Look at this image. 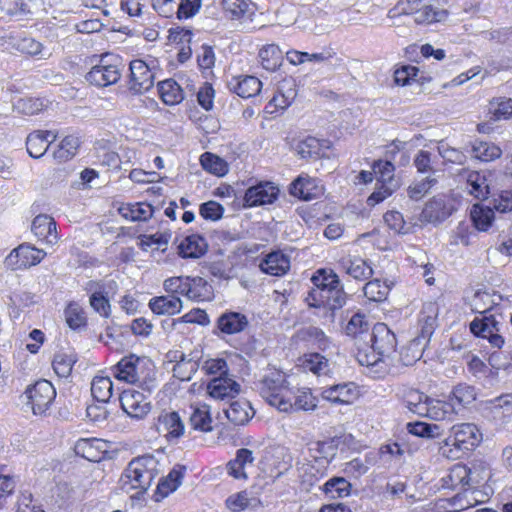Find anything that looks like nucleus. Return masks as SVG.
<instances>
[{
    "label": "nucleus",
    "instance_id": "nucleus-1",
    "mask_svg": "<svg viewBox=\"0 0 512 512\" xmlns=\"http://www.w3.org/2000/svg\"><path fill=\"white\" fill-rule=\"evenodd\" d=\"M158 461L152 455H143L134 458L128 464L121 476L122 489L127 492L130 489H137L145 492L158 473Z\"/></svg>",
    "mask_w": 512,
    "mask_h": 512
},
{
    "label": "nucleus",
    "instance_id": "nucleus-2",
    "mask_svg": "<svg viewBox=\"0 0 512 512\" xmlns=\"http://www.w3.org/2000/svg\"><path fill=\"white\" fill-rule=\"evenodd\" d=\"M286 376L279 370H269L257 384L258 391L263 399L279 411L289 412L291 399L288 397Z\"/></svg>",
    "mask_w": 512,
    "mask_h": 512
},
{
    "label": "nucleus",
    "instance_id": "nucleus-3",
    "mask_svg": "<svg viewBox=\"0 0 512 512\" xmlns=\"http://www.w3.org/2000/svg\"><path fill=\"white\" fill-rule=\"evenodd\" d=\"M366 343L371 346V350L378 355L387 358L398 369L409 366L411 361H402V352L396 350V335L389 329L385 323H377L374 325L371 334L364 335Z\"/></svg>",
    "mask_w": 512,
    "mask_h": 512
},
{
    "label": "nucleus",
    "instance_id": "nucleus-4",
    "mask_svg": "<svg viewBox=\"0 0 512 512\" xmlns=\"http://www.w3.org/2000/svg\"><path fill=\"white\" fill-rule=\"evenodd\" d=\"M391 12L411 16L419 25L441 22L447 17V11L437 7L435 0H398Z\"/></svg>",
    "mask_w": 512,
    "mask_h": 512
},
{
    "label": "nucleus",
    "instance_id": "nucleus-5",
    "mask_svg": "<svg viewBox=\"0 0 512 512\" xmlns=\"http://www.w3.org/2000/svg\"><path fill=\"white\" fill-rule=\"evenodd\" d=\"M123 65L118 57L104 55L99 64L91 68L86 74V80L97 87H106L119 81Z\"/></svg>",
    "mask_w": 512,
    "mask_h": 512
},
{
    "label": "nucleus",
    "instance_id": "nucleus-6",
    "mask_svg": "<svg viewBox=\"0 0 512 512\" xmlns=\"http://www.w3.org/2000/svg\"><path fill=\"white\" fill-rule=\"evenodd\" d=\"M24 394L32 412L35 415H43L54 402L56 389L50 381L41 379L29 385Z\"/></svg>",
    "mask_w": 512,
    "mask_h": 512
},
{
    "label": "nucleus",
    "instance_id": "nucleus-7",
    "mask_svg": "<svg viewBox=\"0 0 512 512\" xmlns=\"http://www.w3.org/2000/svg\"><path fill=\"white\" fill-rule=\"evenodd\" d=\"M356 359L361 366H366L368 373L375 378H382L389 373H398L399 369L393 365L387 358L378 355L371 350L367 343L358 345Z\"/></svg>",
    "mask_w": 512,
    "mask_h": 512
},
{
    "label": "nucleus",
    "instance_id": "nucleus-8",
    "mask_svg": "<svg viewBox=\"0 0 512 512\" xmlns=\"http://www.w3.org/2000/svg\"><path fill=\"white\" fill-rule=\"evenodd\" d=\"M45 255L46 252L42 249L24 243L9 253L4 260V264L10 270L25 269L39 264Z\"/></svg>",
    "mask_w": 512,
    "mask_h": 512
},
{
    "label": "nucleus",
    "instance_id": "nucleus-9",
    "mask_svg": "<svg viewBox=\"0 0 512 512\" xmlns=\"http://www.w3.org/2000/svg\"><path fill=\"white\" fill-rule=\"evenodd\" d=\"M145 359L135 354L123 357L114 367L111 368L113 376L127 383L136 384L142 380L144 374Z\"/></svg>",
    "mask_w": 512,
    "mask_h": 512
},
{
    "label": "nucleus",
    "instance_id": "nucleus-10",
    "mask_svg": "<svg viewBox=\"0 0 512 512\" xmlns=\"http://www.w3.org/2000/svg\"><path fill=\"white\" fill-rule=\"evenodd\" d=\"M500 330V323L494 315L484 316L482 319L476 318L470 323V331L477 337L487 339L493 348L501 349L505 344Z\"/></svg>",
    "mask_w": 512,
    "mask_h": 512
},
{
    "label": "nucleus",
    "instance_id": "nucleus-11",
    "mask_svg": "<svg viewBox=\"0 0 512 512\" xmlns=\"http://www.w3.org/2000/svg\"><path fill=\"white\" fill-rule=\"evenodd\" d=\"M121 408L131 418L142 419L151 410V402L144 392L127 389L120 394Z\"/></svg>",
    "mask_w": 512,
    "mask_h": 512
},
{
    "label": "nucleus",
    "instance_id": "nucleus-12",
    "mask_svg": "<svg viewBox=\"0 0 512 512\" xmlns=\"http://www.w3.org/2000/svg\"><path fill=\"white\" fill-rule=\"evenodd\" d=\"M129 90L134 94H142L154 85V73L141 59L132 60L129 64Z\"/></svg>",
    "mask_w": 512,
    "mask_h": 512
},
{
    "label": "nucleus",
    "instance_id": "nucleus-13",
    "mask_svg": "<svg viewBox=\"0 0 512 512\" xmlns=\"http://www.w3.org/2000/svg\"><path fill=\"white\" fill-rule=\"evenodd\" d=\"M453 212V206L445 195H437L428 201L422 209L419 220L422 223H441Z\"/></svg>",
    "mask_w": 512,
    "mask_h": 512
},
{
    "label": "nucleus",
    "instance_id": "nucleus-14",
    "mask_svg": "<svg viewBox=\"0 0 512 512\" xmlns=\"http://www.w3.org/2000/svg\"><path fill=\"white\" fill-rule=\"evenodd\" d=\"M451 445L463 451H470L482 440V434L473 423H462L452 428Z\"/></svg>",
    "mask_w": 512,
    "mask_h": 512
},
{
    "label": "nucleus",
    "instance_id": "nucleus-15",
    "mask_svg": "<svg viewBox=\"0 0 512 512\" xmlns=\"http://www.w3.org/2000/svg\"><path fill=\"white\" fill-rule=\"evenodd\" d=\"M279 194V189L272 182H260L249 187L244 196L248 207L261 206L273 203Z\"/></svg>",
    "mask_w": 512,
    "mask_h": 512
},
{
    "label": "nucleus",
    "instance_id": "nucleus-16",
    "mask_svg": "<svg viewBox=\"0 0 512 512\" xmlns=\"http://www.w3.org/2000/svg\"><path fill=\"white\" fill-rule=\"evenodd\" d=\"M438 308L435 303H427L419 315L420 334L414 339L416 345L425 346L432 337L437 326Z\"/></svg>",
    "mask_w": 512,
    "mask_h": 512
},
{
    "label": "nucleus",
    "instance_id": "nucleus-17",
    "mask_svg": "<svg viewBox=\"0 0 512 512\" xmlns=\"http://www.w3.org/2000/svg\"><path fill=\"white\" fill-rule=\"evenodd\" d=\"M321 396L333 404H350L358 397L357 386L353 382L336 384L323 389Z\"/></svg>",
    "mask_w": 512,
    "mask_h": 512
},
{
    "label": "nucleus",
    "instance_id": "nucleus-18",
    "mask_svg": "<svg viewBox=\"0 0 512 512\" xmlns=\"http://www.w3.org/2000/svg\"><path fill=\"white\" fill-rule=\"evenodd\" d=\"M311 281L316 288L309 292L307 297L308 303L318 301L320 292L325 294L329 292V290H332L341 284L340 279L336 273H334L332 270L327 271L325 269L317 270L316 273L312 276Z\"/></svg>",
    "mask_w": 512,
    "mask_h": 512
},
{
    "label": "nucleus",
    "instance_id": "nucleus-19",
    "mask_svg": "<svg viewBox=\"0 0 512 512\" xmlns=\"http://www.w3.org/2000/svg\"><path fill=\"white\" fill-rule=\"evenodd\" d=\"M157 430L163 434L168 441L178 440L185 430V426L175 411L162 413L158 417Z\"/></svg>",
    "mask_w": 512,
    "mask_h": 512
},
{
    "label": "nucleus",
    "instance_id": "nucleus-20",
    "mask_svg": "<svg viewBox=\"0 0 512 512\" xmlns=\"http://www.w3.org/2000/svg\"><path fill=\"white\" fill-rule=\"evenodd\" d=\"M31 230L34 235L46 244L54 245L58 241L56 222L46 214L36 216L32 222Z\"/></svg>",
    "mask_w": 512,
    "mask_h": 512
},
{
    "label": "nucleus",
    "instance_id": "nucleus-21",
    "mask_svg": "<svg viewBox=\"0 0 512 512\" xmlns=\"http://www.w3.org/2000/svg\"><path fill=\"white\" fill-rule=\"evenodd\" d=\"M208 393L215 399L234 398L240 392V385L233 379L226 376L213 378L208 386Z\"/></svg>",
    "mask_w": 512,
    "mask_h": 512
},
{
    "label": "nucleus",
    "instance_id": "nucleus-22",
    "mask_svg": "<svg viewBox=\"0 0 512 512\" xmlns=\"http://www.w3.org/2000/svg\"><path fill=\"white\" fill-rule=\"evenodd\" d=\"M262 83L254 76L245 75L233 77L228 81V88L242 98H250L259 94Z\"/></svg>",
    "mask_w": 512,
    "mask_h": 512
},
{
    "label": "nucleus",
    "instance_id": "nucleus-23",
    "mask_svg": "<svg viewBox=\"0 0 512 512\" xmlns=\"http://www.w3.org/2000/svg\"><path fill=\"white\" fill-rule=\"evenodd\" d=\"M185 472L186 467L184 465H175L169 474L159 481L154 495L155 500L161 501L174 492L181 485Z\"/></svg>",
    "mask_w": 512,
    "mask_h": 512
},
{
    "label": "nucleus",
    "instance_id": "nucleus-24",
    "mask_svg": "<svg viewBox=\"0 0 512 512\" xmlns=\"http://www.w3.org/2000/svg\"><path fill=\"white\" fill-rule=\"evenodd\" d=\"M56 139V135L51 131H34L26 138V148L28 154L35 159L42 157L49 145Z\"/></svg>",
    "mask_w": 512,
    "mask_h": 512
},
{
    "label": "nucleus",
    "instance_id": "nucleus-25",
    "mask_svg": "<svg viewBox=\"0 0 512 512\" xmlns=\"http://www.w3.org/2000/svg\"><path fill=\"white\" fill-rule=\"evenodd\" d=\"M227 419L237 426L247 424L255 415L251 404L245 399L235 400L224 410Z\"/></svg>",
    "mask_w": 512,
    "mask_h": 512
},
{
    "label": "nucleus",
    "instance_id": "nucleus-26",
    "mask_svg": "<svg viewBox=\"0 0 512 512\" xmlns=\"http://www.w3.org/2000/svg\"><path fill=\"white\" fill-rule=\"evenodd\" d=\"M248 323V319L244 314L228 311L218 317L217 328L224 334L232 335L245 330Z\"/></svg>",
    "mask_w": 512,
    "mask_h": 512
},
{
    "label": "nucleus",
    "instance_id": "nucleus-27",
    "mask_svg": "<svg viewBox=\"0 0 512 512\" xmlns=\"http://www.w3.org/2000/svg\"><path fill=\"white\" fill-rule=\"evenodd\" d=\"M260 269L272 276H282L290 269V259L280 251L271 252L261 261Z\"/></svg>",
    "mask_w": 512,
    "mask_h": 512
},
{
    "label": "nucleus",
    "instance_id": "nucleus-28",
    "mask_svg": "<svg viewBox=\"0 0 512 512\" xmlns=\"http://www.w3.org/2000/svg\"><path fill=\"white\" fill-rule=\"evenodd\" d=\"M104 442L97 438H82L79 439L74 446L76 455L91 461L98 462L103 456Z\"/></svg>",
    "mask_w": 512,
    "mask_h": 512
},
{
    "label": "nucleus",
    "instance_id": "nucleus-29",
    "mask_svg": "<svg viewBox=\"0 0 512 512\" xmlns=\"http://www.w3.org/2000/svg\"><path fill=\"white\" fill-rule=\"evenodd\" d=\"M254 462L253 452L247 448L237 450L234 459L227 463V473L235 479H246V467Z\"/></svg>",
    "mask_w": 512,
    "mask_h": 512
},
{
    "label": "nucleus",
    "instance_id": "nucleus-30",
    "mask_svg": "<svg viewBox=\"0 0 512 512\" xmlns=\"http://www.w3.org/2000/svg\"><path fill=\"white\" fill-rule=\"evenodd\" d=\"M493 418L501 424L512 423V393L503 394L489 401Z\"/></svg>",
    "mask_w": 512,
    "mask_h": 512
},
{
    "label": "nucleus",
    "instance_id": "nucleus-31",
    "mask_svg": "<svg viewBox=\"0 0 512 512\" xmlns=\"http://www.w3.org/2000/svg\"><path fill=\"white\" fill-rule=\"evenodd\" d=\"M149 308L157 315H175L182 310V301L178 296H158L149 301Z\"/></svg>",
    "mask_w": 512,
    "mask_h": 512
},
{
    "label": "nucleus",
    "instance_id": "nucleus-32",
    "mask_svg": "<svg viewBox=\"0 0 512 512\" xmlns=\"http://www.w3.org/2000/svg\"><path fill=\"white\" fill-rule=\"evenodd\" d=\"M327 469L328 466L317 464L314 460L301 464L297 463L299 477L301 478L302 483L309 487L314 486L319 480L325 477L327 474Z\"/></svg>",
    "mask_w": 512,
    "mask_h": 512
},
{
    "label": "nucleus",
    "instance_id": "nucleus-33",
    "mask_svg": "<svg viewBox=\"0 0 512 512\" xmlns=\"http://www.w3.org/2000/svg\"><path fill=\"white\" fill-rule=\"evenodd\" d=\"M207 244L205 239L197 234L184 238L178 245V252L182 258H199L205 254Z\"/></svg>",
    "mask_w": 512,
    "mask_h": 512
},
{
    "label": "nucleus",
    "instance_id": "nucleus-34",
    "mask_svg": "<svg viewBox=\"0 0 512 512\" xmlns=\"http://www.w3.org/2000/svg\"><path fill=\"white\" fill-rule=\"evenodd\" d=\"M345 272L356 280H366L373 275L370 264L360 257H348L341 261Z\"/></svg>",
    "mask_w": 512,
    "mask_h": 512
},
{
    "label": "nucleus",
    "instance_id": "nucleus-35",
    "mask_svg": "<svg viewBox=\"0 0 512 512\" xmlns=\"http://www.w3.org/2000/svg\"><path fill=\"white\" fill-rule=\"evenodd\" d=\"M309 456L317 463L325 466L330 465L336 455L337 448L333 441H317L308 447Z\"/></svg>",
    "mask_w": 512,
    "mask_h": 512
},
{
    "label": "nucleus",
    "instance_id": "nucleus-36",
    "mask_svg": "<svg viewBox=\"0 0 512 512\" xmlns=\"http://www.w3.org/2000/svg\"><path fill=\"white\" fill-rule=\"evenodd\" d=\"M369 330V322L365 320V316L360 313L354 314L345 327L346 334L355 340L356 346L366 343L364 335L371 334Z\"/></svg>",
    "mask_w": 512,
    "mask_h": 512
},
{
    "label": "nucleus",
    "instance_id": "nucleus-37",
    "mask_svg": "<svg viewBox=\"0 0 512 512\" xmlns=\"http://www.w3.org/2000/svg\"><path fill=\"white\" fill-rule=\"evenodd\" d=\"M477 392L474 386L460 383L456 385L449 396V401L456 406V413L476 400Z\"/></svg>",
    "mask_w": 512,
    "mask_h": 512
},
{
    "label": "nucleus",
    "instance_id": "nucleus-38",
    "mask_svg": "<svg viewBox=\"0 0 512 512\" xmlns=\"http://www.w3.org/2000/svg\"><path fill=\"white\" fill-rule=\"evenodd\" d=\"M187 291V298L196 302L210 301L214 296L212 286L202 277H189Z\"/></svg>",
    "mask_w": 512,
    "mask_h": 512
},
{
    "label": "nucleus",
    "instance_id": "nucleus-39",
    "mask_svg": "<svg viewBox=\"0 0 512 512\" xmlns=\"http://www.w3.org/2000/svg\"><path fill=\"white\" fill-rule=\"evenodd\" d=\"M468 192L479 200L487 199L490 195V186L484 173L478 171L467 172Z\"/></svg>",
    "mask_w": 512,
    "mask_h": 512
},
{
    "label": "nucleus",
    "instance_id": "nucleus-40",
    "mask_svg": "<svg viewBox=\"0 0 512 512\" xmlns=\"http://www.w3.org/2000/svg\"><path fill=\"white\" fill-rule=\"evenodd\" d=\"M324 148H329L328 141L319 140L315 137H307L297 144L296 151L303 159L319 158L323 156Z\"/></svg>",
    "mask_w": 512,
    "mask_h": 512
},
{
    "label": "nucleus",
    "instance_id": "nucleus-41",
    "mask_svg": "<svg viewBox=\"0 0 512 512\" xmlns=\"http://www.w3.org/2000/svg\"><path fill=\"white\" fill-rule=\"evenodd\" d=\"M347 295L343 289L342 284H339L338 287H335L329 292L323 294L320 292V297L318 301L309 302L310 306L320 307L321 305H327L331 310H336L343 307L346 303Z\"/></svg>",
    "mask_w": 512,
    "mask_h": 512
},
{
    "label": "nucleus",
    "instance_id": "nucleus-42",
    "mask_svg": "<svg viewBox=\"0 0 512 512\" xmlns=\"http://www.w3.org/2000/svg\"><path fill=\"white\" fill-rule=\"evenodd\" d=\"M162 101L167 105H176L184 99L183 90L174 79H166L157 85Z\"/></svg>",
    "mask_w": 512,
    "mask_h": 512
},
{
    "label": "nucleus",
    "instance_id": "nucleus-43",
    "mask_svg": "<svg viewBox=\"0 0 512 512\" xmlns=\"http://www.w3.org/2000/svg\"><path fill=\"white\" fill-rule=\"evenodd\" d=\"M393 282L388 280L381 281L376 278L367 282L363 287L364 296L374 302H382L386 300Z\"/></svg>",
    "mask_w": 512,
    "mask_h": 512
},
{
    "label": "nucleus",
    "instance_id": "nucleus-44",
    "mask_svg": "<svg viewBox=\"0 0 512 512\" xmlns=\"http://www.w3.org/2000/svg\"><path fill=\"white\" fill-rule=\"evenodd\" d=\"M469 488L475 489L491 477L489 465L482 460H475L467 466Z\"/></svg>",
    "mask_w": 512,
    "mask_h": 512
},
{
    "label": "nucleus",
    "instance_id": "nucleus-45",
    "mask_svg": "<svg viewBox=\"0 0 512 512\" xmlns=\"http://www.w3.org/2000/svg\"><path fill=\"white\" fill-rule=\"evenodd\" d=\"M321 490L330 499L344 498L350 494L351 484L344 477H332L321 487Z\"/></svg>",
    "mask_w": 512,
    "mask_h": 512
},
{
    "label": "nucleus",
    "instance_id": "nucleus-46",
    "mask_svg": "<svg viewBox=\"0 0 512 512\" xmlns=\"http://www.w3.org/2000/svg\"><path fill=\"white\" fill-rule=\"evenodd\" d=\"M91 393L97 402L101 404L108 403L113 394V383L110 377H94L91 383Z\"/></svg>",
    "mask_w": 512,
    "mask_h": 512
},
{
    "label": "nucleus",
    "instance_id": "nucleus-47",
    "mask_svg": "<svg viewBox=\"0 0 512 512\" xmlns=\"http://www.w3.org/2000/svg\"><path fill=\"white\" fill-rule=\"evenodd\" d=\"M429 418L436 421L453 420L456 406L450 401H442L430 398Z\"/></svg>",
    "mask_w": 512,
    "mask_h": 512
},
{
    "label": "nucleus",
    "instance_id": "nucleus-48",
    "mask_svg": "<svg viewBox=\"0 0 512 512\" xmlns=\"http://www.w3.org/2000/svg\"><path fill=\"white\" fill-rule=\"evenodd\" d=\"M190 425L194 430L201 432H211L212 418L210 414V408L208 405H201L193 409L189 419Z\"/></svg>",
    "mask_w": 512,
    "mask_h": 512
},
{
    "label": "nucleus",
    "instance_id": "nucleus-49",
    "mask_svg": "<svg viewBox=\"0 0 512 512\" xmlns=\"http://www.w3.org/2000/svg\"><path fill=\"white\" fill-rule=\"evenodd\" d=\"M123 217L131 221H147L153 215L152 205L143 202L128 204L120 209Z\"/></svg>",
    "mask_w": 512,
    "mask_h": 512
},
{
    "label": "nucleus",
    "instance_id": "nucleus-50",
    "mask_svg": "<svg viewBox=\"0 0 512 512\" xmlns=\"http://www.w3.org/2000/svg\"><path fill=\"white\" fill-rule=\"evenodd\" d=\"M445 484L448 488L451 489L460 488L464 491L470 490L467 474V465L455 464L450 469L447 479H445Z\"/></svg>",
    "mask_w": 512,
    "mask_h": 512
},
{
    "label": "nucleus",
    "instance_id": "nucleus-51",
    "mask_svg": "<svg viewBox=\"0 0 512 512\" xmlns=\"http://www.w3.org/2000/svg\"><path fill=\"white\" fill-rule=\"evenodd\" d=\"M261 65L267 71H275L281 65L282 53L278 46L267 45L259 51Z\"/></svg>",
    "mask_w": 512,
    "mask_h": 512
},
{
    "label": "nucleus",
    "instance_id": "nucleus-52",
    "mask_svg": "<svg viewBox=\"0 0 512 512\" xmlns=\"http://www.w3.org/2000/svg\"><path fill=\"white\" fill-rule=\"evenodd\" d=\"M471 219L475 228L479 231H487L494 220L493 208H484L478 204L473 205Z\"/></svg>",
    "mask_w": 512,
    "mask_h": 512
},
{
    "label": "nucleus",
    "instance_id": "nucleus-53",
    "mask_svg": "<svg viewBox=\"0 0 512 512\" xmlns=\"http://www.w3.org/2000/svg\"><path fill=\"white\" fill-rule=\"evenodd\" d=\"M472 151L475 158L484 162L498 159L502 154L498 146L484 141H475L472 145Z\"/></svg>",
    "mask_w": 512,
    "mask_h": 512
},
{
    "label": "nucleus",
    "instance_id": "nucleus-54",
    "mask_svg": "<svg viewBox=\"0 0 512 512\" xmlns=\"http://www.w3.org/2000/svg\"><path fill=\"white\" fill-rule=\"evenodd\" d=\"M79 146L80 140L78 137L73 135L66 136L59 144L57 150L54 151L53 156L60 162L67 161L75 156Z\"/></svg>",
    "mask_w": 512,
    "mask_h": 512
},
{
    "label": "nucleus",
    "instance_id": "nucleus-55",
    "mask_svg": "<svg viewBox=\"0 0 512 512\" xmlns=\"http://www.w3.org/2000/svg\"><path fill=\"white\" fill-rule=\"evenodd\" d=\"M200 163L204 170L217 176H224L228 172L227 163L219 156L205 152L200 157Z\"/></svg>",
    "mask_w": 512,
    "mask_h": 512
},
{
    "label": "nucleus",
    "instance_id": "nucleus-56",
    "mask_svg": "<svg viewBox=\"0 0 512 512\" xmlns=\"http://www.w3.org/2000/svg\"><path fill=\"white\" fill-rule=\"evenodd\" d=\"M318 406V399L312 394L311 390H299L295 396L294 402L291 401L289 411H314Z\"/></svg>",
    "mask_w": 512,
    "mask_h": 512
},
{
    "label": "nucleus",
    "instance_id": "nucleus-57",
    "mask_svg": "<svg viewBox=\"0 0 512 512\" xmlns=\"http://www.w3.org/2000/svg\"><path fill=\"white\" fill-rule=\"evenodd\" d=\"M302 366L316 375H326L329 371L328 360L319 353L305 355Z\"/></svg>",
    "mask_w": 512,
    "mask_h": 512
},
{
    "label": "nucleus",
    "instance_id": "nucleus-58",
    "mask_svg": "<svg viewBox=\"0 0 512 512\" xmlns=\"http://www.w3.org/2000/svg\"><path fill=\"white\" fill-rule=\"evenodd\" d=\"M398 181L392 182H378L376 184L375 190L367 199V204L369 206H375L380 202L384 201L387 197L392 195V193L398 188Z\"/></svg>",
    "mask_w": 512,
    "mask_h": 512
},
{
    "label": "nucleus",
    "instance_id": "nucleus-59",
    "mask_svg": "<svg viewBox=\"0 0 512 512\" xmlns=\"http://www.w3.org/2000/svg\"><path fill=\"white\" fill-rule=\"evenodd\" d=\"M170 238L171 234L168 232H158L151 235H141L140 246L143 250H148L149 248L165 250L164 246L168 244Z\"/></svg>",
    "mask_w": 512,
    "mask_h": 512
},
{
    "label": "nucleus",
    "instance_id": "nucleus-60",
    "mask_svg": "<svg viewBox=\"0 0 512 512\" xmlns=\"http://www.w3.org/2000/svg\"><path fill=\"white\" fill-rule=\"evenodd\" d=\"M313 182L302 176L297 177L290 185L289 192L294 197L303 200H311L314 195L311 193Z\"/></svg>",
    "mask_w": 512,
    "mask_h": 512
},
{
    "label": "nucleus",
    "instance_id": "nucleus-61",
    "mask_svg": "<svg viewBox=\"0 0 512 512\" xmlns=\"http://www.w3.org/2000/svg\"><path fill=\"white\" fill-rule=\"evenodd\" d=\"M407 430L410 434L422 438H435L440 435V427L438 425L425 422L408 423Z\"/></svg>",
    "mask_w": 512,
    "mask_h": 512
},
{
    "label": "nucleus",
    "instance_id": "nucleus-62",
    "mask_svg": "<svg viewBox=\"0 0 512 512\" xmlns=\"http://www.w3.org/2000/svg\"><path fill=\"white\" fill-rule=\"evenodd\" d=\"M66 323L68 326L76 330L86 325V317L77 303H70L64 311Z\"/></svg>",
    "mask_w": 512,
    "mask_h": 512
},
{
    "label": "nucleus",
    "instance_id": "nucleus-63",
    "mask_svg": "<svg viewBox=\"0 0 512 512\" xmlns=\"http://www.w3.org/2000/svg\"><path fill=\"white\" fill-rule=\"evenodd\" d=\"M189 286V277H171L164 281L163 287L167 293L171 296H186L187 297V288Z\"/></svg>",
    "mask_w": 512,
    "mask_h": 512
},
{
    "label": "nucleus",
    "instance_id": "nucleus-64",
    "mask_svg": "<svg viewBox=\"0 0 512 512\" xmlns=\"http://www.w3.org/2000/svg\"><path fill=\"white\" fill-rule=\"evenodd\" d=\"M75 359L67 354L58 353L53 359V369L55 373L62 378H67L72 372Z\"/></svg>",
    "mask_w": 512,
    "mask_h": 512
}]
</instances>
